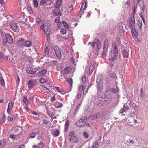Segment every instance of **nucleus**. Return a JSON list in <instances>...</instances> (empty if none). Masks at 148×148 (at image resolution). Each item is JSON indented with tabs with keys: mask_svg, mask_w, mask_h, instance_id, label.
Segmentation results:
<instances>
[{
	"mask_svg": "<svg viewBox=\"0 0 148 148\" xmlns=\"http://www.w3.org/2000/svg\"><path fill=\"white\" fill-rule=\"evenodd\" d=\"M1 35L2 37L3 44H6L7 42L10 44H12L13 42L12 38L8 33H5L1 31Z\"/></svg>",
	"mask_w": 148,
	"mask_h": 148,
	"instance_id": "1",
	"label": "nucleus"
},
{
	"mask_svg": "<svg viewBox=\"0 0 148 148\" xmlns=\"http://www.w3.org/2000/svg\"><path fill=\"white\" fill-rule=\"evenodd\" d=\"M125 46L122 51V55L125 58H127L128 57L130 49V47L126 44L124 45Z\"/></svg>",
	"mask_w": 148,
	"mask_h": 148,
	"instance_id": "2",
	"label": "nucleus"
},
{
	"mask_svg": "<svg viewBox=\"0 0 148 148\" xmlns=\"http://www.w3.org/2000/svg\"><path fill=\"white\" fill-rule=\"evenodd\" d=\"M98 89L101 90L103 87V77L102 76L97 77L96 80Z\"/></svg>",
	"mask_w": 148,
	"mask_h": 148,
	"instance_id": "3",
	"label": "nucleus"
},
{
	"mask_svg": "<svg viewBox=\"0 0 148 148\" xmlns=\"http://www.w3.org/2000/svg\"><path fill=\"white\" fill-rule=\"evenodd\" d=\"M114 49H112L110 53V57H117L118 55V49L116 44L113 45Z\"/></svg>",
	"mask_w": 148,
	"mask_h": 148,
	"instance_id": "4",
	"label": "nucleus"
},
{
	"mask_svg": "<svg viewBox=\"0 0 148 148\" xmlns=\"http://www.w3.org/2000/svg\"><path fill=\"white\" fill-rule=\"evenodd\" d=\"M133 102H130L128 103L129 106L128 105L127 102H126V106L125 107V106L124 105L123 108H122L121 111L119 112L121 114L123 113V112H125L126 111L130 109L131 108V105H132Z\"/></svg>",
	"mask_w": 148,
	"mask_h": 148,
	"instance_id": "5",
	"label": "nucleus"
},
{
	"mask_svg": "<svg viewBox=\"0 0 148 148\" xmlns=\"http://www.w3.org/2000/svg\"><path fill=\"white\" fill-rule=\"evenodd\" d=\"M10 27L11 29L15 32H18L19 31V28L16 23H11L10 25Z\"/></svg>",
	"mask_w": 148,
	"mask_h": 148,
	"instance_id": "6",
	"label": "nucleus"
},
{
	"mask_svg": "<svg viewBox=\"0 0 148 148\" xmlns=\"http://www.w3.org/2000/svg\"><path fill=\"white\" fill-rule=\"evenodd\" d=\"M47 72V70L46 69H43L42 70L38 72L36 74V76L38 77H42L45 75Z\"/></svg>",
	"mask_w": 148,
	"mask_h": 148,
	"instance_id": "7",
	"label": "nucleus"
},
{
	"mask_svg": "<svg viewBox=\"0 0 148 148\" xmlns=\"http://www.w3.org/2000/svg\"><path fill=\"white\" fill-rule=\"evenodd\" d=\"M54 0H42L40 2V4L43 5L46 3L47 5H50L54 1Z\"/></svg>",
	"mask_w": 148,
	"mask_h": 148,
	"instance_id": "8",
	"label": "nucleus"
},
{
	"mask_svg": "<svg viewBox=\"0 0 148 148\" xmlns=\"http://www.w3.org/2000/svg\"><path fill=\"white\" fill-rule=\"evenodd\" d=\"M54 50L58 58H60L61 56V52L59 47L57 46H54Z\"/></svg>",
	"mask_w": 148,
	"mask_h": 148,
	"instance_id": "9",
	"label": "nucleus"
},
{
	"mask_svg": "<svg viewBox=\"0 0 148 148\" xmlns=\"http://www.w3.org/2000/svg\"><path fill=\"white\" fill-rule=\"evenodd\" d=\"M14 106V103L13 102H9L8 107L7 109V113L10 115L11 114V111L12 110Z\"/></svg>",
	"mask_w": 148,
	"mask_h": 148,
	"instance_id": "10",
	"label": "nucleus"
},
{
	"mask_svg": "<svg viewBox=\"0 0 148 148\" xmlns=\"http://www.w3.org/2000/svg\"><path fill=\"white\" fill-rule=\"evenodd\" d=\"M137 2L140 6V9L143 11L144 10V7L143 5V0H137Z\"/></svg>",
	"mask_w": 148,
	"mask_h": 148,
	"instance_id": "11",
	"label": "nucleus"
},
{
	"mask_svg": "<svg viewBox=\"0 0 148 148\" xmlns=\"http://www.w3.org/2000/svg\"><path fill=\"white\" fill-rule=\"evenodd\" d=\"M40 89L42 91L45 93H48L49 92L48 89L43 86H40Z\"/></svg>",
	"mask_w": 148,
	"mask_h": 148,
	"instance_id": "12",
	"label": "nucleus"
},
{
	"mask_svg": "<svg viewBox=\"0 0 148 148\" xmlns=\"http://www.w3.org/2000/svg\"><path fill=\"white\" fill-rule=\"evenodd\" d=\"M131 33L132 35L135 37H137L138 34L137 31L134 28H132L131 30Z\"/></svg>",
	"mask_w": 148,
	"mask_h": 148,
	"instance_id": "13",
	"label": "nucleus"
},
{
	"mask_svg": "<svg viewBox=\"0 0 148 148\" xmlns=\"http://www.w3.org/2000/svg\"><path fill=\"white\" fill-rule=\"evenodd\" d=\"M95 105L98 106H105L109 104V102H94Z\"/></svg>",
	"mask_w": 148,
	"mask_h": 148,
	"instance_id": "14",
	"label": "nucleus"
},
{
	"mask_svg": "<svg viewBox=\"0 0 148 148\" xmlns=\"http://www.w3.org/2000/svg\"><path fill=\"white\" fill-rule=\"evenodd\" d=\"M54 15L56 16L61 15V12L60 10L58 9H54L53 11Z\"/></svg>",
	"mask_w": 148,
	"mask_h": 148,
	"instance_id": "15",
	"label": "nucleus"
},
{
	"mask_svg": "<svg viewBox=\"0 0 148 148\" xmlns=\"http://www.w3.org/2000/svg\"><path fill=\"white\" fill-rule=\"evenodd\" d=\"M62 0H56V3L54 6L56 8H59L62 5Z\"/></svg>",
	"mask_w": 148,
	"mask_h": 148,
	"instance_id": "16",
	"label": "nucleus"
},
{
	"mask_svg": "<svg viewBox=\"0 0 148 148\" xmlns=\"http://www.w3.org/2000/svg\"><path fill=\"white\" fill-rule=\"evenodd\" d=\"M71 70V68L67 67L66 68H62V71L63 73L67 74L70 72Z\"/></svg>",
	"mask_w": 148,
	"mask_h": 148,
	"instance_id": "17",
	"label": "nucleus"
},
{
	"mask_svg": "<svg viewBox=\"0 0 148 148\" xmlns=\"http://www.w3.org/2000/svg\"><path fill=\"white\" fill-rule=\"evenodd\" d=\"M95 43L97 45V47L98 50H99L101 47V44L99 40H95Z\"/></svg>",
	"mask_w": 148,
	"mask_h": 148,
	"instance_id": "18",
	"label": "nucleus"
},
{
	"mask_svg": "<svg viewBox=\"0 0 148 148\" xmlns=\"http://www.w3.org/2000/svg\"><path fill=\"white\" fill-rule=\"evenodd\" d=\"M28 87L29 88H32L34 86V83L32 80L29 81L28 83Z\"/></svg>",
	"mask_w": 148,
	"mask_h": 148,
	"instance_id": "19",
	"label": "nucleus"
},
{
	"mask_svg": "<svg viewBox=\"0 0 148 148\" xmlns=\"http://www.w3.org/2000/svg\"><path fill=\"white\" fill-rule=\"evenodd\" d=\"M137 24L140 30H141L142 29V22L141 21L139 20H138L137 22Z\"/></svg>",
	"mask_w": 148,
	"mask_h": 148,
	"instance_id": "20",
	"label": "nucleus"
},
{
	"mask_svg": "<svg viewBox=\"0 0 148 148\" xmlns=\"http://www.w3.org/2000/svg\"><path fill=\"white\" fill-rule=\"evenodd\" d=\"M67 53V51L65 49H62V50L61 52V56H62L64 57L66 55Z\"/></svg>",
	"mask_w": 148,
	"mask_h": 148,
	"instance_id": "21",
	"label": "nucleus"
},
{
	"mask_svg": "<svg viewBox=\"0 0 148 148\" xmlns=\"http://www.w3.org/2000/svg\"><path fill=\"white\" fill-rule=\"evenodd\" d=\"M51 29L49 28L46 27L45 29V34L47 36H49V34L51 32Z\"/></svg>",
	"mask_w": 148,
	"mask_h": 148,
	"instance_id": "22",
	"label": "nucleus"
},
{
	"mask_svg": "<svg viewBox=\"0 0 148 148\" xmlns=\"http://www.w3.org/2000/svg\"><path fill=\"white\" fill-rule=\"evenodd\" d=\"M94 69V66L91 64L90 65L89 67V73L90 75L92 73Z\"/></svg>",
	"mask_w": 148,
	"mask_h": 148,
	"instance_id": "23",
	"label": "nucleus"
},
{
	"mask_svg": "<svg viewBox=\"0 0 148 148\" xmlns=\"http://www.w3.org/2000/svg\"><path fill=\"white\" fill-rule=\"evenodd\" d=\"M47 113L48 114V115L50 116L51 118H52V117L54 116V114H53V112L50 111L49 110L48 108H46Z\"/></svg>",
	"mask_w": 148,
	"mask_h": 148,
	"instance_id": "24",
	"label": "nucleus"
},
{
	"mask_svg": "<svg viewBox=\"0 0 148 148\" xmlns=\"http://www.w3.org/2000/svg\"><path fill=\"white\" fill-rule=\"evenodd\" d=\"M51 22L50 20H47L46 21L45 23V29H46V27L49 28V27L51 24Z\"/></svg>",
	"mask_w": 148,
	"mask_h": 148,
	"instance_id": "25",
	"label": "nucleus"
},
{
	"mask_svg": "<svg viewBox=\"0 0 148 148\" xmlns=\"http://www.w3.org/2000/svg\"><path fill=\"white\" fill-rule=\"evenodd\" d=\"M0 84L1 86H5V84L4 80L2 77H1V75H0Z\"/></svg>",
	"mask_w": 148,
	"mask_h": 148,
	"instance_id": "26",
	"label": "nucleus"
},
{
	"mask_svg": "<svg viewBox=\"0 0 148 148\" xmlns=\"http://www.w3.org/2000/svg\"><path fill=\"white\" fill-rule=\"evenodd\" d=\"M59 102H56L54 104V106L55 107L57 108H60L62 107L63 106V104L61 103H59Z\"/></svg>",
	"mask_w": 148,
	"mask_h": 148,
	"instance_id": "27",
	"label": "nucleus"
},
{
	"mask_svg": "<svg viewBox=\"0 0 148 148\" xmlns=\"http://www.w3.org/2000/svg\"><path fill=\"white\" fill-rule=\"evenodd\" d=\"M73 138L72 140V141L74 143H78L79 140L77 136H75V137H73Z\"/></svg>",
	"mask_w": 148,
	"mask_h": 148,
	"instance_id": "28",
	"label": "nucleus"
},
{
	"mask_svg": "<svg viewBox=\"0 0 148 148\" xmlns=\"http://www.w3.org/2000/svg\"><path fill=\"white\" fill-rule=\"evenodd\" d=\"M69 125V123L68 121H66L65 124V132H66Z\"/></svg>",
	"mask_w": 148,
	"mask_h": 148,
	"instance_id": "29",
	"label": "nucleus"
},
{
	"mask_svg": "<svg viewBox=\"0 0 148 148\" xmlns=\"http://www.w3.org/2000/svg\"><path fill=\"white\" fill-rule=\"evenodd\" d=\"M31 44L32 43L30 41H27L25 42L24 45L26 47H29L30 46Z\"/></svg>",
	"mask_w": 148,
	"mask_h": 148,
	"instance_id": "30",
	"label": "nucleus"
},
{
	"mask_svg": "<svg viewBox=\"0 0 148 148\" xmlns=\"http://www.w3.org/2000/svg\"><path fill=\"white\" fill-rule=\"evenodd\" d=\"M60 134V131L58 129L54 131V134L53 135L54 136V137H56L58 136Z\"/></svg>",
	"mask_w": 148,
	"mask_h": 148,
	"instance_id": "31",
	"label": "nucleus"
},
{
	"mask_svg": "<svg viewBox=\"0 0 148 148\" xmlns=\"http://www.w3.org/2000/svg\"><path fill=\"white\" fill-rule=\"evenodd\" d=\"M55 88L59 92L61 93H62L63 92L64 90L62 88L56 86L55 87Z\"/></svg>",
	"mask_w": 148,
	"mask_h": 148,
	"instance_id": "32",
	"label": "nucleus"
},
{
	"mask_svg": "<svg viewBox=\"0 0 148 148\" xmlns=\"http://www.w3.org/2000/svg\"><path fill=\"white\" fill-rule=\"evenodd\" d=\"M108 47H103V51L102 52V55L103 56H105L106 54V53L107 52Z\"/></svg>",
	"mask_w": 148,
	"mask_h": 148,
	"instance_id": "33",
	"label": "nucleus"
},
{
	"mask_svg": "<svg viewBox=\"0 0 148 148\" xmlns=\"http://www.w3.org/2000/svg\"><path fill=\"white\" fill-rule=\"evenodd\" d=\"M96 119H97L102 116V114L101 112H99L97 113L94 114Z\"/></svg>",
	"mask_w": 148,
	"mask_h": 148,
	"instance_id": "34",
	"label": "nucleus"
},
{
	"mask_svg": "<svg viewBox=\"0 0 148 148\" xmlns=\"http://www.w3.org/2000/svg\"><path fill=\"white\" fill-rule=\"evenodd\" d=\"M88 119H96L95 115L94 114L89 115L88 117Z\"/></svg>",
	"mask_w": 148,
	"mask_h": 148,
	"instance_id": "35",
	"label": "nucleus"
},
{
	"mask_svg": "<svg viewBox=\"0 0 148 148\" xmlns=\"http://www.w3.org/2000/svg\"><path fill=\"white\" fill-rule=\"evenodd\" d=\"M130 23L134 24H135V20L134 16H133V17H130Z\"/></svg>",
	"mask_w": 148,
	"mask_h": 148,
	"instance_id": "36",
	"label": "nucleus"
},
{
	"mask_svg": "<svg viewBox=\"0 0 148 148\" xmlns=\"http://www.w3.org/2000/svg\"><path fill=\"white\" fill-rule=\"evenodd\" d=\"M86 3L85 1L83 3L81 6L80 10L81 11L83 10L86 7Z\"/></svg>",
	"mask_w": 148,
	"mask_h": 148,
	"instance_id": "37",
	"label": "nucleus"
},
{
	"mask_svg": "<svg viewBox=\"0 0 148 148\" xmlns=\"http://www.w3.org/2000/svg\"><path fill=\"white\" fill-rule=\"evenodd\" d=\"M32 69L30 67H28L26 69L27 72L29 74H30Z\"/></svg>",
	"mask_w": 148,
	"mask_h": 148,
	"instance_id": "38",
	"label": "nucleus"
},
{
	"mask_svg": "<svg viewBox=\"0 0 148 148\" xmlns=\"http://www.w3.org/2000/svg\"><path fill=\"white\" fill-rule=\"evenodd\" d=\"M39 148H42L44 147V144L41 141L37 145Z\"/></svg>",
	"mask_w": 148,
	"mask_h": 148,
	"instance_id": "39",
	"label": "nucleus"
},
{
	"mask_svg": "<svg viewBox=\"0 0 148 148\" xmlns=\"http://www.w3.org/2000/svg\"><path fill=\"white\" fill-rule=\"evenodd\" d=\"M67 84L72 86V80L71 78H69L67 80Z\"/></svg>",
	"mask_w": 148,
	"mask_h": 148,
	"instance_id": "40",
	"label": "nucleus"
},
{
	"mask_svg": "<svg viewBox=\"0 0 148 148\" xmlns=\"http://www.w3.org/2000/svg\"><path fill=\"white\" fill-rule=\"evenodd\" d=\"M0 141L1 142V145L3 147H4L6 145V143L5 140L4 139L3 140H0Z\"/></svg>",
	"mask_w": 148,
	"mask_h": 148,
	"instance_id": "41",
	"label": "nucleus"
},
{
	"mask_svg": "<svg viewBox=\"0 0 148 148\" xmlns=\"http://www.w3.org/2000/svg\"><path fill=\"white\" fill-rule=\"evenodd\" d=\"M33 3L34 7L37 8L38 6L37 0H33Z\"/></svg>",
	"mask_w": 148,
	"mask_h": 148,
	"instance_id": "42",
	"label": "nucleus"
},
{
	"mask_svg": "<svg viewBox=\"0 0 148 148\" xmlns=\"http://www.w3.org/2000/svg\"><path fill=\"white\" fill-rule=\"evenodd\" d=\"M110 90L111 92L114 93H116L119 91L117 89L115 88H110Z\"/></svg>",
	"mask_w": 148,
	"mask_h": 148,
	"instance_id": "43",
	"label": "nucleus"
},
{
	"mask_svg": "<svg viewBox=\"0 0 148 148\" xmlns=\"http://www.w3.org/2000/svg\"><path fill=\"white\" fill-rule=\"evenodd\" d=\"M62 24L65 27V28H68L69 27V25L68 23L65 21H63L62 23Z\"/></svg>",
	"mask_w": 148,
	"mask_h": 148,
	"instance_id": "44",
	"label": "nucleus"
},
{
	"mask_svg": "<svg viewBox=\"0 0 148 148\" xmlns=\"http://www.w3.org/2000/svg\"><path fill=\"white\" fill-rule=\"evenodd\" d=\"M98 144V141L96 140L94 143L93 146L92 148H96Z\"/></svg>",
	"mask_w": 148,
	"mask_h": 148,
	"instance_id": "45",
	"label": "nucleus"
},
{
	"mask_svg": "<svg viewBox=\"0 0 148 148\" xmlns=\"http://www.w3.org/2000/svg\"><path fill=\"white\" fill-rule=\"evenodd\" d=\"M5 118L6 116L5 114H4L3 118L1 119V120H0V123L1 122L2 123H3L5 122Z\"/></svg>",
	"mask_w": 148,
	"mask_h": 148,
	"instance_id": "46",
	"label": "nucleus"
},
{
	"mask_svg": "<svg viewBox=\"0 0 148 148\" xmlns=\"http://www.w3.org/2000/svg\"><path fill=\"white\" fill-rule=\"evenodd\" d=\"M75 134V133L73 131H71L70 132L69 134V136L71 137V138H73V137H74L73 136H74Z\"/></svg>",
	"mask_w": 148,
	"mask_h": 148,
	"instance_id": "47",
	"label": "nucleus"
},
{
	"mask_svg": "<svg viewBox=\"0 0 148 148\" xmlns=\"http://www.w3.org/2000/svg\"><path fill=\"white\" fill-rule=\"evenodd\" d=\"M103 47H108V40L106 39L105 40Z\"/></svg>",
	"mask_w": 148,
	"mask_h": 148,
	"instance_id": "48",
	"label": "nucleus"
},
{
	"mask_svg": "<svg viewBox=\"0 0 148 148\" xmlns=\"http://www.w3.org/2000/svg\"><path fill=\"white\" fill-rule=\"evenodd\" d=\"M44 52L45 54H47L49 52V50L48 47H45Z\"/></svg>",
	"mask_w": 148,
	"mask_h": 148,
	"instance_id": "49",
	"label": "nucleus"
},
{
	"mask_svg": "<svg viewBox=\"0 0 148 148\" xmlns=\"http://www.w3.org/2000/svg\"><path fill=\"white\" fill-rule=\"evenodd\" d=\"M110 77H112L115 79H116L117 78L116 76L113 73H110Z\"/></svg>",
	"mask_w": 148,
	"mask_h": 148,
	"instance_id": "50",
	"label": "nucleus"
},
{
	"mask_svg": "<svg viewBox=\"0 0 148 148\" xmlns=\"http://www.w3.org/2000/svg\"><path fill=\"white\" fill-rule=\"evenodd\" d=\"M36 135V134L35 132H32L30 135V137L32 138H33L35 137Z\"/></svg>",
	"mask_w": 148,
	"mask_h": 148,
	"instance_id": "51",
	"label": "nucleus"
},
{
	"mask_svg": "<svg viewBox=\"0 0 148 148\" xmlns=\"http://www.w3.org/2000/svg\"><path fill=\"white\" fill-rule=\"evenodd\" d=\"M83 134L85 138H88V135L86 132H84Z\"/></svg>",
	"mask_w": 148,
	"mask_h": 148,
	"instance_id": "52",
	"label": "nucleus"
},
{
	"mask_svg": "<svg viewBox=\"0 0 148 148\" xmlns=\"http://www.w3.org/2000/svg\"><path fill=\"white\" fill-rule=\"evenodd\" d=\"M17 51V50L16 49V48H14L12 49V50L11 51V53L12 54H13L16 53Z\"/></svg>",
	"mask_w": 148,
	"mask_h": 148,
	"instance_id": "53",
	"label": "nucleus"
},
{
	"mask_svg": "<svg viewBox=\"0 0 148 148\" xmlns=\"http://www.w3.org/2000/svg\"><path fill=\"white\" fill-rule=\"evenodd\" d=\"M87 119V117L86 116H84L82 117V118H81V119H80V120H81V121L82 122H85V121H84L83 119H84V120H86Z\"/></svg>",
	"mask_w": 148,
	"mask_h": 148,
	"instance_id": "54",
	"label": "nucleus"
},
{
	"mask_svg": "<svg viewBox=\"0 0 148 148\" xmlns=\"http://www.w3.org/2000/svg\"><path fill=\"white\" fill-rule=\"evenodd\" d=\"M110 57L109 58V59L111 61H113L115 60L116 59V57L113 56Z\"/></svg>",
	"mask_w": 148,
	"mask_h": 148,
	"instance_id": "55",
	"label": "nucleus"
},
{
	"mask_svg": "<svg viewBox=\"0 0 148 148\" xmlns=\"http://www.w3.org/2000/svg\"><path fill=\"white\" fill-rule=\"evenodd\" d=\"M14 117H12L10 116H8L7 120H8V121H12V120L13 119V118Z\"/></svg>",
	"mask_w": 148,
	"mask_h": 148,
	"instance_id": "56",
	"label": "nucleus"
},
{
	"mask_svg": "<svg viewBox=\"0 0 148 148\" xmlns=\"http://www.w3.org/2000/svg\"><path fill=\"white\" fill-rule=\"evenodd\" d=\"M32 101H35V102H38L39 101V99L37 97H34L32 99Z\"/></svg>",
	"mask_w": 148,
	"mask_h": 148,
	"instance_id": "57",
	"label": "nucleus"
},
{
	"mask_svg": "<svg viewBox=\"0 0 148 148\" xmlns=\"http://www.w3.org/2000/svg\"><path fill=\"white\" fill-rule=\"evenodd\" d=\"M81 120H79V121H77L76 123V125L77 126H81L82 125V124L80 123V121Z\"/></svg>",
	"mask_w": 148,
	"mask_h": 148,
	"instance_id": "58",
	"label": "nucleus"
},
{
	"mask_svg": "<svg viewBox=\"0 0 148 148\" xmlns=\"http://www.w3.org/2000/svg\"><path fill=\"white\" fill-rule=\"evenodd\" d=\"M84 89V87L82 85H81L79 86V91L81 92L82 90H83Z\"/></svg>",
	"mask_w": 148,
	"mask_h": 148,
	"instance_id": "59",
	"label": "nucleus"
},
{
	"mask_svg": "<svg viewBox=\"0 0 148 148\" xmlns=\"http://www.w3.org/2000/svg\"><path fill=\"white\" fill-rule=\"evenodd\" d=\"M66 32V30L65 29H63L62 30H61V32L62 34H65Z\"/></svg>",
	"mask_w": 148,
	"mask_h": 148,
	"instance_id": "60",
	"label": "nucleus"
},
{
	"mask_svg": "<svg viewBox=\"0 0 148 148\" xmlns=\"http://www.w3.org/2000/svg\"><path fill=\"white\" fill-rule=\"evenodd\" d=\"M60 18L59 17H57L55 19V22L56 23H58L60 22Z\"/></svg>",
	"mask_w": 148,
	"mask_h": 148,
	"instance_id": "61",
	"label": "nucleus"
},
{
	"mask_svg": "<svg viewBox=\"0 0 148 148\" xmlns=\"http://www.w3.org/2000/svg\"><path fill=\"white\" fill-rule=\"evenodd\" d=\"M30 101V100H29L26 96H25L23 99V102H27V101Z\"/></svg>",
	"mask_w": 148,
	"mask_h": 148,
	"instance_id": "62",
	"label": "nucleus"
},
{
	"mask_svg": "<svg viewBox=\"0 0 148 148\" xmlns=\"http://www.w3.org/2000/svg\"><path fill=\"white\" fill-rule=\"evenodd\" d=\"M40 82L41 83H43L46 82V80L45 79L42 78L40 79Z\"/></svg>",
	"mask_w": 148,
	"mask_h": 148,
	"instance_id": "63",
	"label": "nucleus"
},
{
	"mask_svg": "<svg viewBox=\"0 0 148 148\" xmlns=\"http://www.w3.org/2000/svg\"><path fill=\"white\" fill-rule=\"evenodd\" d=\"M9 137L11 138H12L13 139H15L16 138V137H15V136L14 135L12 134Z\"/></svg>",
	"mask_w": 148,
	"mask_h": 148,
	"instance_id": "64",
	"label": "nucleus"
}]
</instances>
